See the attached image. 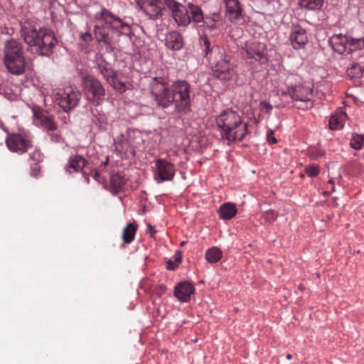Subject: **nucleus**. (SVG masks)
<instances>
[{"mask_svg": "<svg viewBox=\"0 0 364 364\" xmlns=\"http://www.w3.org/2000/svg\"><path fill=\"white\" fill-rule=\"evenodd\" d=\"M29 156L31 160L36 161V163L43 160V155L38 149H36L33 152L30 154Z\"/></svg>", "mask_w": 364, "mask_h": 364, "instance_id": "a19ab883", "label": "nucleus"}, {"mask_svg": "<svg viewBox=\"0 0 364 364\" xmlns=\"http://www.w3.org/2000/svg\"><path fill=\"white\" fill-rule=\"evenodd\" d=\"M313 88L311 85L299 84L287 87L282 92V96L289 95L295 102H301L303 105L299 106L301 109H309L313 107Z\"/></svg>", "mask_w": 364, "mask_h": 364, "instance_id": "6e6552de", "label": "nucleus"}, {"mask_svg": "<svg viewBox=\"0 0 364 364\" xmlns=\"http://www.w3.org/2000/svg\"><path fill=\"white\" fill-rule=\"evenodd\" d=\"M93 178L97 181H100V174L97 171H95L93 175Z\"/></svg>", "mask_w": 364, "mask_h": 364, "instance_id": "09e8293b", "label": "nucleus"}, {"mask_svg": "<svg viewBox=\"0 0 364 364\" xmlns=\"http://www.w3.org/2000/svg\"><path fill=\"white\" fill-rule=\"evenodd\" d=\"M200 44L205 57L212 65L214 76L223 81L230 80L235 71L230 63V57L225 53L224 48L212 44L207 36H200Z\"/></svg>", "mask_w": 364, "mask_h": 364, "instance_id": "20e7f679", "label": "nucleus"}, {"mask_svg": "<svg viewBox=\"0 0 364 364\" xmlns=\"http://www.w3.org/2000/svg\"><path fill=\"white\" fill-rule=\"evenodd\" d=\"M149 88L155 104L166 109L173 105L171 84L163 77H154L149 82Z\"/></svg>", "mask_w": 364, "mask_h": 364, "instance_id": "423d86ee", "label": "nucleus"}, {"mask_svg": "<svg viewBox=\"0 0 364 364\" xmlns=\"http://www.w3.org/2000/svg\"><path fill=\"white\" fill-rule=\"evenodd\" d=\"M173 257V260L171 259H167L166 261V268L168 270L174 271L181 264L182 260L181 252H176Z\"/></svg>", "mask_w": 364, "mask_h": 364, "instance_id": "e433bc0d", "label": "nucleus"}, {"mask_svg": "<svg viewBox=\"0 0 364 364\" xmlns=\"http://www.w3.org/2000/svg\"><path fill=\"white\" fill-rule=\"evenodd\" d=\"M154 178L157 183H161L173 179L175 175L174 166L164 159H157L154 161Z\"/></svg>", "mask_w": 364, "mask_h": 364, "instance_id": "f8f14e48", "label": "nucleus"}, {"mask_svg": "<svg viewBox=\"0 0 364 364\" xmlns=\"http://www.w3.org/2000/svg\"><path fill=\"white\" fill-rule=\"evenodd\" d=\"M347 114L343 108L337 109L329 119V127L332 130L341 129L347 120Z\"/></svg>", "mask_w": 364, "mask_h": 364, "instance_id": "b1692460", "label": "nucleus"}, {"mask_svg": "<svg viewBox=\"0 0 364 364\" xmlns=\"http://www.w3.org/2000/svg\"><path fill=\"white\" fill-rule=\"evenodd\" d=\"M81 93L71 86L58 89L54 94L55 102L66 112L73 110L79 103Z\"/></svg>", "mask_w": 364, "mask_h": 364, "instance_id": "1a4fd4ad", "label": "nucleus"}, {"mask_svg": "<svg viewBox=\"0 0 364 364\" xmlns=\"http://www.w3.org/2000/svg\"><path fill=\"white\" fill-rule=\"evenodd\" d=\"M287 360H291L292 358V355L291 354H287L286 356Z\"/></svg>", "mask_w": 364, "mask_h": 364, "instance_id": "6e6d98bb", "label": "nucleus"}, {"mask_svg": "<svg viewBox=\"0 0 364 364\" xmlns=\"http://www.w3.org/2000/svg\"><path fill=\"white\" fill-rule=\"evenodd\" d=\"M364 144V135L363 134H353L350 141V145L351 148H353L355 150H360L363 148Z\"/></svg>", "mask_w": 364, "mask_h": 364, "instance_id": "c9c22d12", "label": "nucleus"}, {"mask_svg": "<svg viewBox=\"0 0 364 364\" xmlns=\"http://www.w3.org/2000/svg\"><path fill=\"white\" fill-rule=\"evenodd\" d=\"M4 65L8 71L16 75H22L25 71L26 60L24 55L4 58Z\"/></svg>", "mask_w": 364, "mask_h": 364, "instance_id": "a211bd4d", "label": "nucleus"}, {"mask_svg": "<svg viewBox=\"0 0 364 364\" xmlns=\"http://www.w3.org/2000/svg\"><path fill=\"white\" fill-rule=\"evenodd\" d=\"M95 62L99 73L106 81L110 80L112 76L117 72L112 69L111 64L107 62L101 54L96 55Z\"/></svg>", "mask_w": 364, "mask_h": 364, "instance_id": "5701e85b", "label": "nucleus"}, {"mask_svg": "<svg viewBox=\"0 0 364 364\" xmlns=\"http://www.w3.org/2000/svg\"><path fill=\"white\" fill-rule=\"evenodd\" d=\"M220 139L231 145L242 141L247 133V123L241 115L232 109H226L215 117Z\"/></svg>", "mask_w": 364, "mask_h": 364, "instance_id": "7ed1b4c3", "label": "nucleus"}, {"mask_svg": "<svg viewBox=\"0 0 364 364\" xmlns=\"http://www.w3.org/2000/svg\"><path fill=\"white\" fill-rule=\"evenodd\" d=\"M4 58H11L23 55L21 43L16 39L11 38L4 43Z\"/></svg>", "mask_w": 364, "mask_h": 364, "instance_id": "4be33fe9", "label": "nucleus"}, {"mask_svg": "<svg viewBox=\"0 0 364 364\" xmlns=\"http://www.w3.org/2000/svg\"><path fill=\"white\" fill-rule=\"evenodd\" d=\"M164 1V4L171 10L172 17L178 26L186 27L190 24L191 18L188 14L187 7L175 0Z\"/></svg>", "mask_w": 364, "mask_h": 364, "instance_id": "9b49d317", "label": "nucleus"}, {"mask_svg": "<svg viewBox=\"0 0 364 364\" xmlns=\"http://www.w3.org/2000/svg\"><path fill=\"white\" fill-rule=\"evenodd\" d=\"M207 250L213 251V250H219V249L217 247H209Z\"/></svg>", "mask_w": 364, "mask_h": 364, "instance_id": "864d4df0", "label": "nucleus"}, {"mask_svg": "<svg viewBox=\"0 0 364 364\" xmlns=\"http://www.w3.org/2000/svg\"><path fill=\"white\" fill-rule=\"evenodd\" d=\"M267 140L270 144H274L277 142L275 136H274L273 130H268L267 133Z\"/></svg>", "mask_w": 364, "mask_h": 364, "instance_id": "c03bdc74", "label": "nucleus"}, {"mask_svg": "<svg viewBox=\"0 0 364 364\" xmlns=\"http://www.w3.org/2000/svg\"><path fill=\"white\" fill-rule=\"evenodd\" d=\"M21 36L31 50L39 55L50 56L57 40L52 31L36 26L31 21L21 23Z\"/></svg>", "mask_w": 364, "mask_h": 364, "instance_id": "f257e3e1", "label": "nucleus"}, {"mask_svg": "<svg viewBox=\"0 0 364 364\" xmlns=\"http://www.w3.org/2000/svg\"><path fill=\"white\" fill-rule=\"evenodd\" d=\"M38 171H39V167L37 165V164H36L34 166H31V175L32 176H36Z\"/></svg>", "mask_w": 364, "mask_h": 364, "instance_id": "49530a36", "label": "nucleus"}, {"mask_svg": "<svg viewBox=\"0 0 364 364\" xmlns=\"http://www.w3.org/2000/svg\"><path fill=\"white\" fill-rule=\"evenodd\" d=\"M305 173L309 177H316L319 173V168L316 165L308 166L305 168Z\"/></svg>", "mask_w": 364, "mask_h": 364, "instance_id": "58836bf2", "label": "nucleus"}, {"mask_svg": "<svg viewBox=\"0 0 364 364\" xmlns=\"http://www.w3.org/2000/svg\"><path fill=\"white\" fill-rule=\"evenodd\" d=\"M195 288L193 284L189 282H181L174 287L173 295L181 302H187L194 294Z\"/></svg>", "mask_w": 364, "mask_h": 364, "instance_id": "6ab92c4d", "label": "nucleus"}, {"mask_svg": "<svg viewBox=\"0 0 364 364\" xmlns=\"http://www.w3.org/2000/svg\"><path fill=\"white\" fill-rule=\"evenodd\" d=\"M183 243H184V242H181V245H183Z\"/></svg>", "mask_w": 364, "mask_h": 364, "instance_id": "13d9d810", "label": "nucleus"}, {"mask_svg": "<svg viewBox=\"0 0 364 364\" xmlns=\"http://www.w3.org/2000/svg\"><path fill=\"white\" fill-rule=\"evenodd\" d=\"M328 43L336 53L346 54L348 48V36L341 33L334 34L328 39Z\"/></svg>", "mask_w": 364, "mask_h": 364, "instance_id": "aec40b11", "label": "nucleus"}, {"mask_svg": "<svg viewBox=\"0 0 364 364\" xmlns=\"http://www.w3.org/2000/svg\"><path fill=\"white\" fill-rule=\"evenodd\" d=\"M8 149L12 152L23 154L31 147L32 141L30 135L26 132L19 134H9L6 139Z\"/></svg>", "mask_w": 364, "mask_h": 364, "instance_id": "9d476101", "label": "nucleus"}, {"mask_svg": "<svg viewBox=\"0 0 364 364\" xmlns=\"http://www.w3.org/2000/svg\"><path fill=\"white\" fill-rule=\"evenodd\" d=\"M188 11L191 15V19L196 23H200L203 21V12L201 8L192 3H188L187 5Z\"/></svg>", "mask_w": 364, "mask_h": 364, "instance_id": "c85d7f7f", "label": "nucleus"}, {"mask_svg": "<svg viewBox=\"0 0 364 364\" xmlns=\"http://www.w3.org/2000/svg\"><path fill=\"white\" fill-rule=\"evenodd\" d=\"M136 225L133 223L128 224L123 230V240L126 243L131 242L136 234Z\"/></svg>", "mask_w": 364, "mask_h": 364, "instance_id": "473e14b6", "label": "nucleus"}, {"mask_svg": "<svg viewBox=\"0 0 364 364\" xmlns=\"http://www.w3.org/2000/svg\"><path fill=\"white\" fill-rule=\"evenodd\" d=\"M364 71V62L353 63L347 70V74L351 79L360 78L363 76Z\"/></svg>", "mask_w": 364, "mask_h": 364, "instance_id": "c756f323", "label": "nucleus"}, {"mask_svg": "<svg viewBox=\"0 0 364 364\" xmlns=\"http://www.w3.org/2000/svg\"><path fill=\"white\" fill-rule=\"evenodd\" d=\"M323 4V0H300L299 1L300 6L308 10H319Z\"/></svg>", "mask_w": 364, "mask_h": 364, "instance_id": "2f4dec72", "label": "nucleus"}, {"mask_svg": "<svg viewBox=\"0 0 364 364\" xmlns=\"http://www.w3.org/2000/svg\"><path fill=\"white\" fill-rule=\"evenodd\" d=\"M82 85L87 99L94 105H100L105 97V90L101 82L91 75L82 77Z\"/></svg>", "mask_w": 364, "mask_h": 364, "instance_id": "0eeeda50", "label": "nucleus"}, {"mask_svg": "<svg viewBox=\"0 0 364 364\" xmlns=\"http://www.w3.org/2000/svg\"><path fill=\"white\" fill-rule=\"evenodd\" d=\"M289 41L294 49L304 48L309 41L306 28L299 24L293 25L289 35Z\"/></svg>", "mask_w": 364, "mask_h": 364, "instance_id": "2eb2a0df", "label": "nucleus"}, {"mask_svg": "<svg viewBox=\"0 0 364 364\" xmlns=\"http://www.w3.org/2000/svg\"><path fill=\"white\" fill-rule=\"evenodd\" d=\"M108 163H109V157L107 156L106 160L102 163L101 166H105L108 164Z\"/></svg>", "mask_w": 364, "mask_h": 364, "instance_id": "603ef678", "label": "nucleus"}, {"mask_svg": "<svg viewBox=\"0 0 364 364\" xmlns=\"http://www.w3.org/2000/svg\"><path fill=\"white\" fill-rule=\"evenodd\" d=\"M107 82L110 84L114 90L121 93L125 92L128 89L129 84L127 81L123 80L122 75L119 74L117 72L112 76V79L110 80H107Z\"/></svg>", "mask_w": 364, "mask_h": 364, "instance_id": "bb28decb", "label": "nucleus"}, {"mask_svg": "<svg viewBox=\"0 0 364 364\" xmlns=\"http://www.w3.org/2000/svg\"><path fill=\"white\" fill-rule=\"evenodd\" d=\"M166 291V287L164 284H161L159 286L156 293L159 295L164 294Z\"/></svg>", "mask_w": 364, "mask_h": 364, "instance_id": "a18cd8bd", "label": "nucleus"}, {"mask_svg": "<svg viewBox=\"0 0 364 364\" xmlns=\"http://www.w3.org/2000/svg\"><path fill=\"white\" fill-rule=\"evenodd\" d=\"M140 10L151 19H158L162 16L163 4L160 0H144L138 1Z\"/></svg>", "mask_w": 364, "mask_h": 364, "instance_id": "4468645a", "label": "nucleus"}, {"mask_svg": "<svg viewBox=\"0 0 364 364\" xmlns=\"http://www.w3.org/2000/svg\"><path fill=\"white\" fill-rule=\"evenodd\" d=\"M95 18L100 23L94 28L95 37L99 43H103L105 46L111 45L109 28L117 33L118 36H124L129 38L133 36L129 23L105 8H102L99 12H96Z\"/></svg>", "mask_w": 364, "mask_h": 364, "instance_id": "f03ea898", "label": "nucleus"}, {"mask_svg": "<svg viewBox=\"0 0 364 364\" xmlns=\"http://www.w3.org/2000/svg\"><path fill=\"white\" fill-rule=\"evenodd\" d=\"M242 49L244 56L247 59H253L260 63L267 60L264 53L266 46L263 43L256 41H248L245 43Z\"/></svg>", "mask_w": 364, "mask_h": 364, "instance_id": "ddd939ff", "label": "nucleus"}, {"mask_svg": "<svg viewBox=\"0 0 364 364\" xmlns=\"http://www.w3.org/2000/svg\"><path fill=\"white\" fill-rule=\"evenodd\" d=\"M92 122L101 131H105L107 128L108 123L106 115L97 109L92 111Z\"/></svg>", "mask_w": 364, "mask_h": 364, "instance_id": "cd10ccee", "label": "nucleus"}, {"mask_svg": "<svg viewBox=\"0 0 364 364\" xmlns=\"http://www.w3.org/2000/svg\"><path fill=\"white\" fill-rule=\"evenodd\" d=\"M299 289L302 291V290H304L305 289V287H304V286L303 284H299Z\"/></svg>", "mask_w": 364, "mask_h": 364, "instance_id": "5fc2aeb1", "label": "nucleus"}, {"mask_svg": "<svg viewBox=\"0 0 364 364\" xmlns=\"http://www.w3.org/2000/svg\"><path fill=\"white\" fill-rule=\"evenodd\" d=\"M183 45V38L178 32L171 31L166 35L165 46L166 48L173 51L180 50Z\"/></svg>", "mask_w": 364, "mask_h": 364, "instance_id": "412c9836", "label": "nucleus"}, {"mask_svg": "<svg viewBox=\"0 0 364 364\" xmlns=\"http://www.w3.org/2000/svg\"><path fill=\"white\" fill-rule=\"evenodd\" d=\"M218 213L220 219L230 220L235 216L237 209L235 204L228 202L220 206Z\"/></svg>", "mask_w": 364, "mask_h": 364, "instance_id": "393cba45", "label": "nucleus"}, {"mask_svg": "<svg viewBox=\"0 0 364 364\" xmlns=\"http://www.w3.org/2000/svg\"><path fill=\"white\" fill-rule=\"evenodd\" d=\"M110 183L114 191L119 192L122 189L124 185L125 184V179L120 174H114L111 176Z\"/></svg>", "mask_w": 364, "mask_h": 364, "instance_id": "f704fd0d", "label": "nucleus"}, {"mask_svg": "<svg viewBox=\"0 0 364 364\" xmlns=\"http://www.w3.org/2000/svg\"><path fill=\"white\" fill-rule=\"evenodd\" d=\"M80 38L86 43H90L92 40V34L89 31L81 33Z\"/></svg>", "mask_w": 364, "mask_h": 364, "instance_id": "37998d69", "label": "nucleus"}, {"mask_svg": "<svg viewBox=\"0 0 364 364\" xmlns=\"http://www.w3.org/2000/svg\"><path fill=\"white\" fill-rule=\"evenodd\" d=\"M173 105L175 112L187 114L191 111V87L185 80H176L171 83Z\"/></svg>", "mask_w": 364, "mask_h": 364, "instance_id": "39448f33", "label": "nucleus"}, {"mask_svg": "<svg viewBox=\"0 0 364 364\" xmlns=\"http://www.w3.org/2000/svg\"><path fill=\"white\" fill-rule=\"evenodd\" d=\"M82 173L83 177H84L85 180L86 181V182L87 183H90L89 175L87 173L84 172V171H82Z\"/></svg>", "mask_w": 364, "mask_h": 364, "instance_id": "8fccbe9b", "label": "nucleus"}, {"mask_svg": "<svg viewBox=\"0 0 364 364\" xmlns=\"http://www.w3.org/2000/svg\"><path fill=\"white\" fill-rule=\"evenodd\" d=\"M259 108L262 110H265L266 113L270 114L272 110V105L266 101H262L259 102Z\"/></svg>", "mask_w": 364, "mask_h": 364, "instance_id": "79ce46f5", "label": "nucleus"}, {"mask_svg": "<svg viewBox=\"0 0 364 364\" xmlns=\"http://www.w3.org/2000/svg\"><path fill=\"white\" fill-rule=\"evenodd\" d=\"M115 149L119 153H124V154L129 153L133 156H135V154H136L134 148L129 145V142L128 141V140L127 139L124 140H122L120 144L116 143Z\"/></svg>", "mask_w": 364, "mask_h": 364, "instance_id": "72a5a7b5", "label": "nucleus"}, {"mask_svg": "<svg viewBox=\"0 0 364 364\" xmlns=\"http://www.w3.org/2000/svg\"><path fill=\"white\" fill-rule=\"evenodd\" d=\"M33 117V124L36 127L42 128L47 133L57 130L58 126L51 116L34 111Z\"/></svg>", "mask_w": 364, "mask_h": 364, "instance_id": "f3484780", "label": "nucleus"}, {"mask_svg": "<svg viewBox=\"0 0 364 364\" xmlns=\"http://www.w3.org/2000/svg\"><path fill=\"white\" fill-rule=\"evenodd\" d=\"M222 257V252H205V258L209 263L217 262Z\"/></svg>", "mask_w": 364, "mask_h": 364, "instance_id": "4c0bfd02", "label": "nucleus"}, {"mask_svg": "<svg viewBox=\"0 0 364 364\" xmlns=\"http://www.w3.org/2000/svg\"><path fill=\"white\" fill-rule=\"evenodd\" d=\"M316 276L319 277L320 274L318 273L316 274Z\"/></svg>", "mask_w": 364, "mask_h": 364, "instance_id": "4d7b16f0", "label": "nucleus"}, {"mask_svg": "<svg viewBox=\"0 0 364 364\" xmlns=\"http://www.w3.org/2000/svg\"><path fill=\"white\" fill-rule=\"evenodd\" d=\"M87 161L82 156L76 154L70 157L68 164L65 166V170L69 173H71L70 169L74 171H80L86 165Z\"/></svg>", "mask_w": 364, "mask_h": 364, "instance_id": "a878e982", "label": "nucleus"}, {"mask_svg": "<svg viewBox=\"0 0 364 364\" xmlns=\"http://www.w3.org/2000/svg\"><path fill=\"white\" fill-rule=\"evenodd\" d=\"M0 127L4 131L6 132V133H8V134H9V131L8 129H6V127L4 126V123L2 122L1 120H0Z\"/></svg>", "mask_w": 364, "mask_h": 364, "instance_id": "3c124183", "label": "nucleus"}, {"mask_svg": "<svg viewBox=\"0 0 364 364\" xmlns=\"http://www.w3.org/2000/svg\"><path fill=\"white\" fill-rule=\"evenodd\" d=\"M225 16L231 22H237L242 17L243 9L240 0H223Z\"/></svg>", "mask_w": 364, "mask_h": 364, "instance_id": "dca6fc26", "label": "nucleus"}, {"mask_svg": "<svg viewBox=\"0 0 364 364\" xmlns=\"http://www.w3.org/2000/svg\"><path fill=\"white\" fill-rule=\"evenodd\" d=\"M348 46L347 54L352 53L353 50L363 49L364 48V37L355 38L348 36Z\"/></svg>", "mask_w": 364, "mask_h": 364, "instance_id": "7c9ffc66", "label": "nucleus"}, {"mask_svg": "<svg viewBox=\"0 0 364 364\" xmlns=\"http://www.w3.org/2000/svg\"><path fill=\"white\" fill-rule=\"evenodd\" d=\"M147 231L151 235H153L154 233L156 232L155 231V228L154 226H152L151 225L149 224L147 225Z\"/></svg>", "mask_w": 364, "mask_h": 364, "instance_id": "de8ad7c7", "label": "nucleus"}, {"mask_svg": "<svg viewBox=\"0 0 364 364\" xmlns=\"http://www.w3.org/2000/svg\"><path fill=\"white\" fill-rule=\"evenodd\" d=\"M47 134L50 136V140L54 143H61L63 141L61 133L58 129L55 132H48Z\"/></svg>", "mask_w": 364, "mask_h": 364, "instance_id": "ea45409f", "label": "nucleus"}]
</instances>
